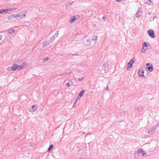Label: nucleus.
I'll use <instances>...</instances> for the list:
<instances>
[{
	"instance_id": "obj_17",
	"label": "nucleus",
	"mask_w": 159,
	"mask_h": 159,
	"mask_svg": "<svg viewBox=\"0 0 159 159\" xmlns=\"http://www.w3.org/2000/svg\"><path fill=\"white\" fill-rule=\"evenodd\" d=\"M53 145L52 144H51L50 145L47 151L48 152L50 151L53 148Z\"/></svg>"
},
{
	"instance_id": "obj_3",
	"label": "nucleus",
	"mask_w": 159,
	"mask_h": 159,
	"mask_svg": "<svg viewBox=\"0 0 159 159\" xmlns=\"http://www.w3.org/2000/svg\"><path fill=\"white\" fill-rule=\"evenodd\" d=\"M148 34L149 36L152 38H154L155 37L154 32L152 30H148Z\"/></svg>"
},
{
	"instance_id": "obj_24",
	"label": "nucleus",
	"mask_w": 159,
	"mask_h": 159,
	"mask_svg": "<svg viewBox=\"0 0 159 159\" xmlns=\"http://www.w3.org/2000/svg\"><path fill=\"white\" fill-rule=\"evenodd\" d=\"M55 39V38L52 36V37H51L50 38V39L49 40H48L49 42H50V43H51Z\"/></svg>"
},
{
	"instance_id": "obj_38",
	"label": "nucleus",
	"mask_w": 159,
	"mask_h": 159,
	"mask_svg": "<svg viewBox=\"0 0 159 159\" xmlns=\"http://www.w3.org/2000/svg\"><path fill=\"white\" fill-rule=\"evenodd\" d=\"M69 5H71V3H67V4H66V6L67 7L69 6Z\"/></svg>"
},
{
	"instance_id": "obj_1",
	"label": "nucleus",
	"mask_w": 159,
	"mask_h": 159,
	"mask_svg": "<svg viewBox=\"0 0 159 159\" xmlns=\"http://www.w3.org/2000/svg\"><path fill=\"white\" fill-rule=\"evenodd\" d=\"M23 68L22 66L16 64H14L12 66L9 67L7 68L8 71H15L16 70H19Z\"/></svg>"
},
{
	"instance_id": "obj_11",
	"label": "nucleus",
	"mask_w": 159,
	"mask_h": 159,
	"mask_svg": "<svg viewBox=\"0 0 159 159\" xmlns=\"http://www.w3.org/2000/svg\"><path fill=\"white\" fill-rule=\"evenodd\" d=\"M85 92V91L84 90H83L81 91L79 93V96L80 97H82L83 96V95L84 94Z\"/></svg>"
},
{
	"instance_id": "obj_26",
	"label": "nucleus",
	"mask_w": 159,
	"mask_h": 159,
	"mask_svg": "<svg viewBox=\"0 0 159 159\" xmlns=\"http://www.w3.org/2000/svg\"><path fill=\"white\" fill-rule=\"evenodd\" d=\"M68 74V73L67 72H65L64 73H63L61 75V76H64L67 75Z\"/></svg>"
},
{
	"instance_id": "obj_47",
	"label": "nucleus",
	"mask_w": 159,
	"mask_h": 159,
	"mask_svg": "<svg viewBox=\"0 0 159 159\" xmlns=\"http://www.w3.org/2000/svg\"><path fill=\"white\" fill-rule=\"evenodd\" d=\"M156 18V16H154L153 18V20H154V19H155V18Z\"/></svg>"
},
{
	"instance_id": "obj_12",
	"label": "nucleus",
	"mask_w": 159,
	"mask_h": 159,
	"mask_svg": "<svg viewBox=\"0 0 159 159\" xmlns=\"http://www.w3.org/2000/svg\"><path fill=\"white\" fill-rule=\"evenodd\" d=\"M143 46L144 47H147L148 46H150V45L148 43L144 42L143 44Z\"/></svg>"
},
{
	"instance_id": "obj_43",
	"label": "nucleus",
	"mask_w": 159,
	"mask_h": 159,
	"mask_svg": "<svg viewBox=\"0 0 159 159\" xmlns=\"http://www.w3.org/2000/svg\"><path fill=\"white\" fill-rule=\"evenodd\" d=\"M142 52H143V53H144L145 52V51L146 50H141Z\"/></svg>"
},
{
	"instance_id": "obj_48",
	"label": "nucleus",
	"mask_w": 159,
	"mask_h": 159,
	"mask_svg": "<svg viewBox=\"0 0 159 159\" xmlns=\"http://www.w3.org/2000/svg\"><path fill=\"white\" fill-rule=\"evenodd\" d=\"M148 14L149 15H150L151 14V13L150 12H148Z\"/></svg>"
},
{
	"instance_id": "obj_50",
	"label": "nucleus",
	"mask_w": 159,
	"mask_h": 159,
	"mask_svg": "<svg viewBox=\"0 0 159 159\" xmlns=\"http://www.w3.org/2000/svg\"><path fill=\"white\" fill-rule=\"evenodd\" d=\"M124 113H126V112H125V111H124Z\"/></svg>"
},
{
	"instance_id": "obj_33",
	"label": "nucleus",
	"mask_w": 159,
	"mask_h": 159,
	"mask_svg": "<svg viewBox=\"0 0 159 159\" xmlns=\"http://www.w3.org/2000/svg\"><path fill=\"white\" fill-rule=\"evenodd\" d=\"M69 82L70 83V85H73V82L71 80H70L69 81Z\"/></svg>"
},
{
	"instance_id": "obj_4",
	"label": "nucleus",
	"mask_w": 159,
	"mask_h": 159,
	"mask_svg": "<svg viewBox=\"0 0 159 159\" xmlns=\"http://www.w3.org/2000/svg\"><path fill=\"white\" fill-rule=\"evenodd\" d=\"M144 71L142 69H140L138 70V75L140 78L142 79V77L145 78V76L144 75Z\"/></svg>"
},
{
	"instance_id": "obj_46",
	"label": "nucleus",
	"mask_w": 159,
	"mask_h": 159,
	"mask_svg": "<svg viewBox=\"0 0 159 159\" xmlns=\"http://www.w3.org/2000/svg\"><path fill=\"white\" fill-rule=\"evenodd\" d=\"M102 18H103V19H104L105 20V16H103V17H102Z\"/></svg>"
},
{
	"instance_id": "obj_37",
	"label": "nucleus",
	"mask_w": 159,
	"mask_h": 159,
	"mask_svg": "<svg viewBox=\"0 0 159 159\" xmlns=\"http://www.w3.org/2000/svg\"><path fill=\"white\" fill-rule=\"evenodd\" d=\"M105 90L106 91H108L109 90L108 86H107V87L105 88Z\"/></svg>"
},
{
	"instance_id": "obj_5",
	"label": "nucleus",
	"mask_w": 159,
	"mask_h": 159,
	"mask_svg": "<svg viewBox=\"0 0 159 159\" xmlns=\"http://www.w3.org/2000/svg\"><path fill=\"white\" fill-rule=\"evenodd\" d=\"M137 152L138 153H140L143 156H146L147 155V153L145 152L141 148H139L137 150Z\"/></svg>"
},
{
	"instance_id": "obj_34",
	"label": "nucleus",
	"mask_w": 159,
	"mask_h": 159,
	"mask_svg": "<svg viewBox=\"0 0 159 159\" xmlns=\"http://www.w3.org/2000/svg\"><path fill=\"white\" fill-rule=\"evenodd\" d=\"M58 35L57 34L55 33V34L53 36L54 38H55L56 37H57V36Z\"/></svg>"
},
{
	"instance_id": "obj_52",
	"label": "nucleus",
	"mask_w": 159,
	"mask_h": 159,
	"mask_svg": "<svg viewBox=\"0 0 159 159\" xmlns=\"http://www.w3.org/2000/svg\"><path fill=\"white\" fill-rule=\"evenodd\" d=\"M39 159H41L39 158Z\"/></svg>"
},
{
	"instance_id": "obj_40",
	"label": "nucleus",
	"mask_w": 159,
	"mask_h": 159,
	"mask_svg": "<svg viewBox=\"0 0 159 159\" xmlns=\"http://www.w3.org/2000/svg\"><path fill=\"white\" fill-rule=\"evenodd\" d=\"M79 97L77 98H76V101H75V103H76L77 102V101H78V99H79Z\"/></svg>"
},
{
	"instance_id": "obj_10",
	"label": "nucleus",
	"mask_w": 159,
	"mask_h": 159,
	"mask_svg": "<svg viewBox=\"0 0 159 159\" xmlns=\"http://www.w3.org/2000/svg\"><path fill=\"white\" fill-rule=\"evenodd\" d=\"M76 18L75 16H72L71 18V19L70 20V23H72L74 21L76 20Z\"/></svg>"
},
{
	"instance_id": "obj_39",
	"label": "nucleus",
	"mask_w": 159,
	"mask_h": 159,
	"mask_svg": "<svg viewBox=\"0 0 159 159\" xmlns=\"http://www.w3.org/2000/svg\"><path fill=\"white\" fill-rule=\"evenodd\" d=\"M144 48V47H143V46L142 48L141 49V50H145ZM146 48H145V50H146Z\"/></svg>"
},
{
	"instance_id": "obj_2",
	"label": "nucleus",
	"mask_w": 159,
	"mask_h": 159,
	"mask_svg": "<svg viewBox=\"0 0 159 159\" xmlns=\"http://www.w3.org/2000/svg\"><path fill=\"white\" fill-rule=\"evenodd\" d=\"M135 59L134 57L131 60H130V61L127 64V70L128 71L130 70L132 68L133 66V64L135 62Z\"/></svg>"
},
{
	"instance_id": "obj_51",
	"label": "nucleus",
	"mask_w": 159,
	"mask_h": 159,
	"mask_svg": "<svg viewBox=\"0 0 159 159\" xmlns=\"http://www.w3.org/2000/svg\"><path fill=\"white\" fill-rule=\"evenodd\" d=\"M79 159H82L81 158H80Z\"/></svg>"
},
{
	"instance_id": "obj_13",
	"label": "nucleus",
	"mask_w": 159,
	"mask_h": 159,
	"mask_svg": "<svg viewBox=\"0 0 159 159\" xmlns=\"http://www.w3.org/2000/svg\"><path fill=\"white\" fill-rule=\"evenodd\" d=\"M6 9H2L0 10V14H3L4 13H7L8 12H7Z\"/></svg>"
},
{
	"instance_id": "obj_15",
	"label": "nucleus",
	"mask_w": 159,
	"mask_h": 159,
	"mask_svg": "<svg viewBox=\"0 0 159 159\" xmlns=\"http://www.w3.org/2000/svg\"><path fill=\"white\" fill-rule=\"evenodd\" d=\"M148 132L149 134H152L154 133L155 129L152 128L151 130H148Z\"/></svg>"
},
{
	"instance_id": "obj_23",
	"label": "nucleus",
	"mask_w": 159,
	"mask_h": 159,
	"mask_svg": "<svg viewBox=\"0 0 159 159\" xmlns=\"http://www.w3.org/2000/svg\"><path fill=\"white\" fill-rule=\"evenodd\" d=\"M159 126V122L157 123L156 125H155L152 128L155 130Z\"/></svg>"
},
{
	"instance_id": "obj_7",
	"label": "nucleus",
	"mask_w": 159,
	"mask_h": 159,
	"mask_svg": "<svg viewBox=\"0 0 159 159\" xmlns=\"http://www.w3.org/2000/svg\"><path fill=\"white\" fill-rule=\"evenodd\" d=\"M139 7V10L138 11L136 12L135 14V16L138 18H139L142 15V11H140Z\"/></svg>"
},
{
	"instance_id": "obj_31",
	"label": "nucleus",
	"mask_w": 159,
	"mask_h": 159,
	"mask_svg": "<svg viewBox=\"0 0 159 159\" xmlns=\"http://www.w3.org/2000/svg\"><path fill=\"white\" fill-rule=\"evenodd\" d=\"M153 48L155 50H157L159 49V47L157 46H155Z\"/></svg>"
},
{
	"instance_id": "obj_6",
	"label": "nucleus",
	"mask_w": 159,
	"mask_h": 159,
	"mask_svg": "<svg viewBox=\"0 0 159 159\" xmlns=\"http://www.w3.org/2000/svg\"><path fill=\"white\" fill-rule=\"evenodd\" d=\"M146 66L147 68L148 69V70L150 71H152L153 70V67L152 65L149 63L146 64Z\"/></svg>"
},
{
	"instance_id": "obj_49",
	"label": "nucleus",
	"mask_w": 159,
	"mask_h": 159,
	"mask_svg": "<svg viewBox=\"0 0 159 159\" xmlns=\"http://www.w3.org/2000/svg\"><path fill=\"white\" fill-rule=\"evenodd\" d=\"M34 75V76H36V75Z\"/></svg>"
},
{
	"instance_id": "obj_19",
	"label": "nucleus",
	"mask_w": 159,
	"mask_h": 159,
	"mask_svg": "<svg viewBox=\"0 0 159 159\" xmlns=\"http://www.w3.org/2000/svg\"><path fill=\"white\" fill-rule=\"evenodd\" d=\"M14 16V15H11L9 16L7 18L9 20H12L13 18H15V17Z\"/></svg>"
},
{
	"instance_id": "obj_32",
	"label": "nucleus",
	"mask_w": 159,
	"mask_h": 159,
	"mask_svg": "<svg viewBox=\"0 0 159 159\" xmlns=\"http://www.w3.org/2000/svg\"><path fill=\"white\" fill-rule=\"evenodd\" d=\"M66 85L68 87H69L70 86V83L69 81V82H67L66 83Z\"/></svg>"
},
{
	"instance_id": "obj_45",
	"label": "nucleus",
	"mask_w": 159,
	"mask_h": 159,
	"mask_svg": "<svg viewBox=\"0 0 159 159\" xmlns=\"http://www.w3.org/2000/svg\"><path fill=\"white\" fill-rule=\"evenodd\" d=\"M2 38V37L1 35H0V40H1Z\"/></svg>"
},
{
	"instance_id": "obj_22",
	"label": "nucleus",
	"mask_w": 159,
	"mask_h": 159,
	"mask_svg": "<svg viewBox=\"0 0 159 159\" xmlns=\"http://www.w3.org/2000/svg\"><path fill=\"white\" fill-rule=\"evenodd\" d=\"M49 57H46L43 59V62H45L47 61H48L49 59Z\"/></svg>"
},
{
	"instance_id": "obj_30",
	"label": "nucleus",
	"mask_w": 159,
	"mask_h": 159,
	"mask_svg": "<svg viewBox=\"0 0 159 159\" xmlns=\"http://www.w3.org/2000/svg\"><path fill=\"white\" fill-rule=\"evenodd\" d=\"M97 38H98V37L97 36H96L95 37V38H93L92 39V40H93V41H96L97 39Z\"/></svg>"
},
{
	"instance_id": "obj_29",
	"label": "nucleus",
	"mask_w": 159,
	"mask_h": 159,
	"mask_svg": "<svg viewBox=\"0 0 159 159\" xmlns=\"http://www.w3.org/2000/svg\"><path fill=\"white\" fill-rule=\"evenodd\" d=\"M20 18H22L23 17H25L26 16V14H20Z\"/></svg>"
},
{
	"instance_id": "obj_35",
	"label": "nucleus",
	"mask_w": 159,
	"mask_h": 159,
	"mask_svg": "<svg viewBox=\"0 0 159 159\" xmlns=\"http://www.w3.org/2000/svg\"><path fill=\"white\" fill-rule=\"evenodd\" d=\"M84 79V77H82L81 79H78V80L79 81H81Z\"/></svg>"
},
{
	"instance_id": "obj_25",
	"label": "nucleus",
	"mask_w": 159,
	"mask_h": 159,
	"mask_svg": "<svg viewBox=\"0 0 159 159\" xmlns=\"http://www.w3.org/2000/svg\"><path fill=\"white\" fill-rule=\"evenodd\" d=\"M142 107L141 106L138 107L136 109L139 111H142Z\"/></svg>"
},
{
	"instance_id": "obj_21",
	"label": "nucleus",
	"mask_w": 159,
	"mask_h": 159,
	"mask_svg": "<svg viewBox=\"0 0 159 159\" xmlns=\"http://www.w3.org/2000/svg\"><path fill=\"white\" fill-rule=\"evenodd\" d=\"M148 2H147V1H146L145 0V3H146L147 4H148L149 5H152V2L151 0H148Z\"/></svg>"
},
{
	"instance_id": "obj_27",
	"label": "nucleus",
	"mask_w": 159,
	"mask_h": 159,
	"mask_svg": "<svg viewBox=\"0 0 159 159\" xmlns=\"http://www.w3.org/2000/svg\"><path fill=\"white\" fill-rule=\"evenodd\" d=\"M15 30L13 29H11L9 30V33L10 34H12L14 33Z\"/></svg>"
},
{
	"instance_id": "obj_36",
	"label": "nucleus",
	"mask_w": 159,
	"mask_h": 159,
	"mask_svg": "<svg viewBox=\"0 0 159 159\" xmlns=\"http://www.w3.org/2000/svg\"><path fill=\"white\" fill-rule=\"evenodd\" d=\"M80 133L81 134H85V132L83 131H81Z\"/></svg>"
},
{
	"instance_id": "obj_44",
	"label": "nucleus",
	"mask_w": 159,
	"mask_h": 159,
	"mask_svg": "<svg viewBox=\"0 0 159 159\" xmlns=\"http://www.w3.org/2000/svg\"><path fill=\"white\" fill-rule=\"evenodd\" d=\"M122 0H116L117 2H120L122 1Z\"/></svg>"
},
{
	"instance_id": "obj_8",
	"label": "nucleus",
	"mask_w": 159,
	"mask_h": 159,
	"mask_svg": "<svg viewBox=\"0 0 159 159\" xmlns=\"http://www.w3.org/2000/svg\"><path fill=\"white\" fill-rule=\"evenodd\" d=\"M83 44L85 45H89L90 44V41L88 40H85L83 42Z\"/></svg>"
},
{
	"instance_id": "obj_16",
	"label": "nucleus",
	"mask_w": 159,
	"mask_h": 159,
	"mask_svg": "<svg viewBox=\"0 0 159 159\" xmlns=\"http://www.w3.org/2000/svg\"><path fill=\"white\" fill-rule=\"evenodd\" d=\"M16 9V8L13 7V8H9L6 9L7 11V12H8V11H12V10H15Z\"/></svg>"
},
{
	"instance_id": "obj_18",
	"label": "nucleus",
	"mask_w": 159,
	"mask_h": 159,
	"mask_svg": "<svg viewBox=\"0 0 159 159\" xmlns=\"http://www.w3.org/2000/svg\"><path fill=\"white\" fill-rule=\"evenodd\" d=\"M15 18H17V19H20V14H18L16 15L14 14Z\"/></svg>"
},
{
	"instance_id": "obj_9",
	"label": "nucleus",
	"mask_w": 159,
	"mask_h": 159,
	"mask_svg": "<svg viewBox=\"0 0 159 159\" xmlns=\"http://www.w3.org/2000/svg\"><path fill=\"white\" fill-rule=\"evenodd\" d=\"M37 106L33 105L32 106L31 108L30 109V111H36L37 109Z\"/></svg>"
},
{
	"instance_id": "obj_14",
	"label": "nucleus",
	"mask_w": 159,
	"mask_h": 159,
	"mask_svg": "<svg viewBox=\"0 0 159 159\" xmlns=\"http://www.w3.org/2000/svg\"><path fill=\"white\" fill-rule=\"evenodd\" d=\"M50 43V42H49L48 40L46 42L43 43V47H45L47 45L49 44Z\"/></svg>"
},
{
	"instance_id": "obj_41",
	"label": "nucleus",
	"mask_w": 159,
	"mask_h": 159,
	"mask_svg": "<svg viewBox=\"0 0 159 159\" xmlns=\"http://www.w3.org/2000/svg\"><path fill=\"white\" fill-rule=\"evenodd\" d=\"M76 103H75V102L74 103V104L73 106V107H76V105H75Z\"/></svg>"
},
{
	"instance_id": "obj_20",
	"label": "nucleus",
	"mask_w": 159,
	"mask_h": 159,
	"mask_svg": "<svg viewBox=\"0 0 159 159\" xmlns=\"http://www.w3.org/2000/svg\"><path fill=\"white\" fill-rule=\"evenodd\" d=\"M139 153H138L137 152V151L135 152L134 154V157L135 158H138L139 157Z\"/></svg>"
},
{
	"instance_id": "obj_28",
	"label": "nucleus",
	"mask_w": 159,
	"mask_h": 159,
	"mask_svg": "<svg viewBox=\"0 0 159 159\" xmlns=\"http://www.w3.org/2000/svg\"><path fill=\"white\" fill-rule=\"evenodd\" d=\"M108 66V63L106 62L103 64V66L104 67H107Z\"/></svg>"
},
{
	"instance_id": "obj_42",
	"label": "nucleus",
	"mask_w": 159,
	"mask_h": 159,
	"mask_svg": "<svg viewBox=\"0 0 159 159\" xmlns=\"http://www.w3.org/2000/svg\"><path fill=\"white\" fill-rule=\"evenodd\" d=\"M58 33H59V31L58 30H57V31H56L55 34H57V35H58Z\"/></svg>"
}]
</instances>
